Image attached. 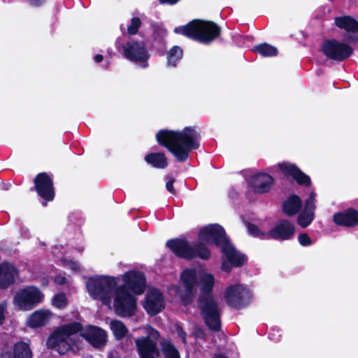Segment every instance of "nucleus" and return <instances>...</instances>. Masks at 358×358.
I'll use <instances>...</instances> for the list:
<instances>
[{
    "label": "nucleus",
    "mask_w": 358,
    "mask_h": 358,
    "mask_svg": "<svg viewBox=\"0 0 358 358\" xmlns=\"http://www.w3.org/2000/svg\"><path fill=\"white\" fill-rule=\"evenodd\" d=\"M63 266L72 270L73 271H78L80 270V266L79 263L71 260H62Z\"/></svg>",
    "instance_id": "obj_35"
},
{
    "label": "nucleus",
    "mask_w": 358,
    "mask_h": 358,
    "mask_svg": "<svg viewBox=\"0 0 358 358\" xmlns=\"http://www.w3.org/2000/svg\"><path fill=\"white\" fill-rule=\"evenodd\" d=\"M200 269L187 268L180 275V282L182 287L171 285L168 291L175 295L183 305L189 304L194 298L199 285Z\"/></svg>",
    "instance_id": "obj_6"
},
{
    "label": "nucleus",
    "mask_w": 358,
    "mask_h": 358,
    "mask_svg": "<svg viewBox=\"0 0 358 358\" xmlns=\"http://www.w3.org/2000/svg\"><path fill=\"white\" fill-rule=\"evenodd\" d=\"M215 358H228V357H225V356H224L222 355H216L215 356Z\"/></svg>",
    "instance_id": "obj_44"
},
{
    "label": "nucleus",
    "mask_w": 358,
    "mask_h": 358,
    "mask_svg": "<svg viewBox=\"0 0 358 358\" xmlns=\"http://www.w3.org/2000/svg\"><path fill=\"white\" fill-rule=\"evenodd\" d=\"M300 244L303 246H308L312 243L309 236L306 234H301L298 237Z\"/></svg>",
    "instance_id": "obj_37"
},
{
    "label": "nucleus",
    "mask_w": 358,
    "mask_h": 358,
    "mask_svg": "<svg viewBox=\"0 0 358 358\" xmlns=\"http://www.w3.org/2000/svg\"><path fill=\"white\" fill-rule=\"evenodd\" d=\"M108 327L117 341L124 339L129 334L128 328L121 320L112 319L108 322Z\"/></svg>",
    "instance_id": "obj_24"
},
{
    "label": "nucleus",
    "mask_w": 358,
    "mask_h": 358,
    "mask_svg": "<svg viewBox=\"0 0 358 358\" xmlns=\"http://www.w3.org/2000/svg\"><path fill=\"white\" fill-rule=\"evenodd\" d=\"M215 280L212 274L200 271L199 285L203 293H209L213 289Z\"/></svg>",
    "instance_id": "obj_27"
},
{
    "label": "nucleus",
    "mask_w": 358,
    "mask_h": 358,
    "mask_svg": "<svg viewBox=\"0 0 358 358\" xmlns=\"http://www.w3.org/2000/svg\"><path fill=\"white\" fill-rule=\"evenodd\" d=\"M36 191L40 196L47 201L54 198V189L52 179L45 173H39L34 180Z\"/></svg>",
    "instance_id": "obj_16"
},
{
    "label": "nucleus",
    "mask_w": 358,
    "mask_h": 358,
    "mask_svg": "<svg viewBox=\"0 0 358 358\" xmlns=\"http://www.w3.org/2000/svg\"><path fill=\"white\" fill-rule=\"evenodd\" d=\"M141 24V22L138 17H133L131 20V24L127 28V31L130 34H135L137 33L138 28Z\"/></svg>",
    "instance_id": "obj_34"
},
{
    "label": "nucleus",
    "mask_w": 358,
    "mask_h": 358,
    "mask_svg": "<svg viewBox=\"0 0 358 358\" xmlns=\"http://www.w3.org/2000/svg\"><path fill=\"white\" fill-rule=\"evenodd\" d=\"M335 24L341 29L348 33H358V21L350 15L337 17L334 19Z\"/></svg>",
    "instance_id": "obj_23"
},
{
    "label": "nucleus",
    "mask_w": 358,
    "mask_h": 358,
    "mask_svg": "<svg viewBox=\"0 0 358 358\" xmlns=\"http://www.w3.org/2000/svg\"><path fill=\"white\" fill-rule=\"evenodd\" d=\"M201 313L208 327L217 331L220 327L219 308L212 297L201 301Z\"/></svg>",
    "instance_id": "obj_12"
},
{
    "label": "nucleus",
    "mask_w": 358,
    "mask_h": 358,
    "mask_svg": "<svg viewBox=\"0 0 358 358\" xmlns=\"http://www.w3.org/2000/svg\"><path fill=\"white\" fill-rule=\"evenodd\" d=\"M144 336L134 340L136 351L140 358H157L159 350L157 347L160 334L158 331L147 325L140 328Z\"/></svg>",
    "instance_id": "obj_7"
},
{
    "label": "nucleus",
    "mask_w": 358,
    "mask_h": 358,
    "mask_svg": "<svg viewBox=\"0 0 358 358\" xmlns=\"http://www.w3.org/2000/svg\"><path fill=\"white\" fill-rule=\"evenodd\" d=\"M123 284L117 286V279L108 275L90 278L86 284L92 298L100 300L121 317L135 315L137 308L136 295L143 294L145 288L143 274L130 271L122 275Z\"/></svg>",
    "instance_id": "obj_1"
},
{
    "label": "nucleus",
    "mask_w": 358,
    "mask_h": 358,
    "mask_svg": "<svg viewBox=\"0 0 358 358\" xmlns=\"http://www.w3.org/2000/svg\"><path fill=\"white\" fill-rule=\"evenodd\" d=\"M321 50L327 57L336 61L344 60L352 53V48L350 45L334 40L324 41Z\"/></svg>",
    "instance_id": "obj_10"
},
{
    "label": "nucleus",
    "mask_w": 358,
    "mask_h": 358,
    "mask_svg": "<svg viewBox=\"0 0 358 358\" xmlns=\"http://www.w3.org/2000/svg\"><path fill=\"white\" fill-rule=\"evenodd\" d=\"M13 358H32L29 345L24 342L17 343L14 348Z\"/></svg>",
    "instance_id": "obj_28"
},
{
    "label": "nucleus",
    "mask_w": 358,
    "mask_h": 358,
    "mask_svg": "<svg viewBox=\"0 0 358 358\" xmlns=\"http://www.w3.org/2000/svg\"><path fill=\"white\" fill-rule=\"evenodd\" d=\"M55 281L56 283L59 285H62L66 282V278L63 275H59L55 278Z\"/></svg>",
    "instance_id": "obj_41"
},
{
    "label": "nucleus",
    "mask_w": 358,
    "mask_h": 358,
    "mask_svg": "<svg viewBox=\"0 0 358 358\" xmlns=\"http://www.w3.org/2000/svg\"><path fill=\"white\" fill-rule=\"evenodd\" d=\"M254 50L263 57H272L278 54L275 47L268 43H262L254 48Z\"/></svg>",
    "instance_id": "obj_31"
},
{
    "label": "nucleus",
    "mask_w": 358,
    "mask_h": 358,
    "mask_svg": "<svg viewBox=\"0 0 358 358\" xmlns=\"http://www.w3.org/2000/svg\"><path fill=\"white\" fill-rule=\"evenodd\" d=\"M199 241L195 248L182 239L169 241L166 245L178 257L192 259L198 256L203 259H208L210 252L203 244H215L222 249L224 255L222 268L227 272H229L233 266H243L246 261L245 255L234 248L226 237L224 229L218 224L203 227L199 232Z\"/></svg>",
    "instance_id": "obj_2"
},
{
    "label": "nucleus",
    "mask_w": 358,
    "mask_h": 358,
    "mask_svg": "<svg viewBox=\"0 0 358 358\" xmlns=\"http://www.w3.org/2000/svg\"><path fill=\"white\" fill-rule=\"evenodd\" d=\"M45 0H28V3L33 7H38L44 3Z\"/></svg>",
    "instance_id": "obj_40"
},
{
    "label": "nucleus",
    "mask_w": 358,
    "mask_h": 358,
    "mask_svg": "<svg viewBox=\"0 0 358 358\" xmlns=\"http://www.w3.org/2000/svg\"><path fill=\"white\" fill-rule=\"evenodd\" d=\"M316 194L311 192L306 200L303 208L299 214L297 220L298 224L302 227H306L310 224L315 217Z\"/></svg>",
    "instance_id": "obj_17"
},
{
    "label": "nucleus",
    "mask_w": 358,
    "mask_h": 358,
    "mask_svg": "<svg viewBox=\"0 0 358 358\" xmlns=\"http://www.w3.org/2000/svg\"><path fill=\"white\" fill-rule=\"evenodd\" d=\"M278 169L285 175L293 178L298 184L301 185H309L310 178L303 173L295 165L289 162H282L278 164Z\"/></svg>",
    "instance_id": "obj_19"
},
{
    "label": "nucleus",
    "mask_w": 358,
    "mask_h": 358,
    "mask_svg": "<svg viewBox=\"0 0 358 358\" xmlns=\"http://www.w3.org/2000/svg\"><path fill=\"white\" fill-rule=\"evenodd\" d=\"M146 162L157 169H164L167 166V159L163 153H150L145 157Z\"/></svg>",
    "instance_id": "obj_25"
},
{
    "label": "nucleus",
    "mask_w": 358,
    "mask_h": 358,
    "mask_svg": "<svg viewBox=\"0 0 358 358\" xmlns=\"http://www.w3.org/2000/svg\"><path fill=\"white\" fill-rule=\"evenodd\" d=\"M176 333L178 336L182 339V343H186V333L180 327H176Z\"/></svg>",
    "instance_id": "obj_39"
},
{
    "label": "nucleus",
    "mask_w": 358,
    "mask_h": 358,
    "mask_svg": "<svg viewBox=\"0 0 358 358\" xmlns=\"http://www.w3.org/2000/svg\"><path fill=\"white\" fill-rule=\"evenodd\" d=\"M7 307L8 303L6 301L0 303V325H1L5 320Z\"/></svg>",
    "instance_id": "obj_36"
},
{
    "label": "nucleus",
    "mask_w": 358,
    "mask_h": 358,
    "mask_svg": "<svg viewBox=\"0 0 358 358\" xmlns=\"http://www.w3.org/2000/svg\"><path fill=\"white\" fill-rule=\"evenodd\" d=\"M173 182H174V179L171 177H169L168 178V180L166 184L167 190L172 194L175 193V190L173 188Z\"/></svg>",
    "instance_id": "obj_38"
},
{
    "label": "nucleus",
    "mask_w": 358,
    "mask_h": 358,
    "mask_svg": "<svg viewBox=\"0 0 358 358\" xmlns=\"http://www.w3.org/2000/svg\"><path fill=\"white\" fill-rule=\"evenodd\" d=\"M182 50L177 45L173 46L167 53V65L174 67L182 57Z\"/></svg>",
    "instance_id": "obj_29"
},
{
    "label": "nucleus",
    "mask_w": 358,
    "mask_h": 358,
    "mask_svg": "<svg viewBox=\"0 0 358 358\" xmlns=\"http://www.w3.org/2000/svg\"><path fill=\"white\" fill-rule=\"evenodd\" d=\"M80 335L92 345L101 348L107 343L108 335L105 330L94 326H90L82 331Z\"/></svg>",
    "instance_id": "obj_15"
},
{
    "label": "nucleus",
    "mask_w": 358,
    "mask_h": 358,
    "mask_svg": "<svg viewBox=\"0 0 358 358\" xmlns=\"http://www.w3.org/2000/svg\"><path fill=\"white\" fill-rule=\"evenodd\" d=\"M295 228L292 223L287 220H279L275 225L268 230L266 235L269 238L277 240H288L294 234Z\"/></svg>",
    "instance_id": "obj_14"
},
{
    "label": "nucleus",
    "mask_w": 358,
    "mask_h": 358,
    "mask_svg": "<svg viewBox=\"0 0 358 358\" xmlns=\"http://www.w3.org/2000/svg\"><path fill=\"white\" fill-rule=\"evenodd\" d=\"M52 303L57 308H64L68 304V299L64 293H59L55 296Z\"/></svg>",
    "instance_id": "obj_33"
},
{
    "label": "nucleus",
    "mask_w": 358,
    "mask_h": 358,
    "mask_svg": "<svg viewBox=\"0 0 358 358\" xmlns=\"http://www.w3.org/2000/svg\"><path fill=\"white\" fill-rule=\"evenodd\" d=\"M274 182L272 176L266 173H257L252 176L249 184L255 193L264 194L268 192Z\"/></svg>",
    "instance_id": "obj_18"
},
{
    "label": "nucleus",
    "mask_w": 358,
    "mask_h": 358,
    "mask_svg": "<svg viewBox=\"0 0 358 358\" xmlns=\"http://www.w3.org/2000/svg\"><path fill=\"white\" fill-rule=\"evenodd\" d=\"M103 59V57L101 55H96L94 57V60L96 63L101 62Z\"/></svg>",
    "instance_id": "obj_43"
},
{
    "label": "nucleus",
    "mask_w": 358,
    "mask_h": 358,
    "mask_svg": "<svg viewBox=\"0 0 358 358\" xmlns=\"http://www.w3.org/2000/svg\"><path fill=\"white\" fill-rule=\"evenodd\" d=\"M161 346L165 358H180L178 350L171 342L164 341L162 342Z\"/></svg>",
    "instance_id": "obj_30"
},
{
    "label": "nucleus",
    "mask_w": 358,
    "mask_h": 358,
    "mask_svg": "<svg viewBox=\"0 0 358 358\" xmlns=\"http://www.w3.org/2000/svg\"><path fill=\"white\" fill-rule=\"evenodd\" d=\"M43 293L34 286H29L17 291L13 298V303L22 310L34 308L43 300Z\"/></svg>",
    "instance_id": "obj_8"
},
{
    "label": "nucleus",
    "mask_w": 358,
    "mask_h": 358,
    "mask_svg": "<svg viewBox=\"0 0 358 358\" xmlns=\"http://www.w3.org/2000/svg\"><path fill=\"white\" fill-rule=\"evenodd\" d=\"M174 32L203 43H209L219 36L220 29L213 22L194 20L186 25L176 27Z\"/></svg>",
    "instance_id": "obj_5"
},
{
    "label": "nucleus",
    "mask_w": 358,
    "mask_h": 358,
    "mask_svg": "<svg viewBox=\"0 0 358 358\" xmlns=\"http://www.w3.org/2000/svg\"><path fill=\"white\" fill-rule=\"evenodd\" d=\"M158 143L165 146L177 159L185 161L191 150L199 148L200 136L192 127H186L181 131L162 130L156 136Z\"/></svg>",
    "instance_id": "obj_3"
},
{
    "label": "nucleus",
    "mask_w": 358,
    "mask_h": 358,
    "mask_svg": "<svg viewBox=\"0 0 358 358\" xmlns=\"http://www.w3.org/2000/svg\"><path fill=\"white\" fill-rule=\"evenodd\" d=\"M334 221L338 225L353 227L358 224V212L349 209L344 212L335 213Z\"/></svg>",
    "instance_id": "obj_20"
},
{
    "label": "nucleus",
    "mask_w": 358,
    "mask_h": 358,
    "mask_svg": "<svg viewBox=\"0 0 358 358\" xmlns=\"http://www.w3.org/2000/svg\"><path fill=\"white\" fill-rule=\"evenodd\" d=\"M52 313L49 310L41 309L36 310L27 319V325L37 328L47 324L52 318Z\"/></svg>",
    "instance_id": "obj_21"
},
{
    "label": "nucleus",
    "mask_w": 358,
    "mask_h": 358,
    "mask_svg": "<svg viewBox=\"0 0 358 358\" xmlns=\"http://www.w3.org/2000/svg\"><path fill=\"white\" fill-rule=\"evenodd\" d=\"M124 57L135 62L142 63V67L145 68L146 62L150 57L148 52L143 41H138L131 39L123 46Z\"/></svg>",
    "instance_id": "obj_11"
},
{
    "label": "nucleus",
    "mask_w": 358,
    "mask_h": 358,
    "mask_svg": "<svg viewBox=\"0 0 358 358\" xmlns=\"http://www.w3.org/2000/svg\"><path fill=\"white\" fill-rule=\"evenodd\" d=\"M248 230L250 235L254 236L257 238L261 239H270L269 237H267L266 235L268 234V231H264L260 229L256 225L248 224Z\"/></svg>",
    "instance_id": "obj_32"
},
{
    "label": "nucleus",
    "mask_w": 358,
    "mask_h": 358,
    "mask_svg": "<svg viewBox=\"0 0 358 358\" xmlns=\"http://www.w3.org/2000/svg\"><path fill=\"white\" fill-rule=\"evenodd\" d=\"M162 3L174 4L179 0H159Z\"/></svg>",
    "instance_id": "obj_42"
},
{
    "label": "nucleus",
    "mask_w": 358,
    "mask_h": 358,
    "mask_svg": "<svg viewBox=\"0 0 358 358\" xmlns=\"http://www.w3.org/2000/svg\"><path fill=\"white\" fill-rule=\"evenodd\" d=\"M250 291L242 285L229 286L225 293L227 303L234 308H241L247 306L251 301Z\"/></svg>",
    "instance_id": "obj_9"
},
{
    "label": "nucleus",
    "mask_w": 358,
    "mask_h": 358,
    "mask_svg": "<svg viewBox=\"0 0 358 358\" xmlns=\"http://www.w3.org/2000/svg\"><path fill=\"white\" fill-rule=\"evenodd\" d=\"M82 330L81 324L72 322L58 328L48 339L47 345L59 354H65L78 348L77 334Z\"/></svg>",
    "instance_id": "obj_4"
},
{
    "label": "nucleus",
    "mask_w": 358,
    "mask_h": 358,
    "mask_svg": "<svg viewBox=\"0 0 358 358\" xmlns=\"http://www.w3.org/2000/svg\"><path fill=\"white\" fill-rule=\"evenodd\" d=\"M17 275L16 268L10 264L0 265V287L6 288L13 284Z\"/></svg>",
    "instance_id": "obj_22"
},
{
    "label": "nucleus",
    "mask_w": 358,
    "mask_h": 358,
    "mask_svg": "<svg viewBox=\"0 0 358 358\" xmlns=\"http://www.w3.org/2000/svg\"><path fill=\"white\" fill-rule=\"evenodd\" d=\"M301 206V201L298 196L294 195L283 203V211L286 215H295Z\"/></svg>",
    "instance_id": "obj_26"
},
{
    "label": "nucleus",
    "mask_w": 358,
    "mask_h": 358,
    "mask_svg": "<svg viewBox=\"0 0 358 358\" xmlns=\"http://www.w3.org/2000/svg\"><path fill=\"white\" fill-rule=\"evenodd\" d=\"M165 306L162 294L156 289H150L147 293L143 307L150 315H155L161 312Z\"/></svg>",
    "instance_id": "obj_13"
}]
</instances>
